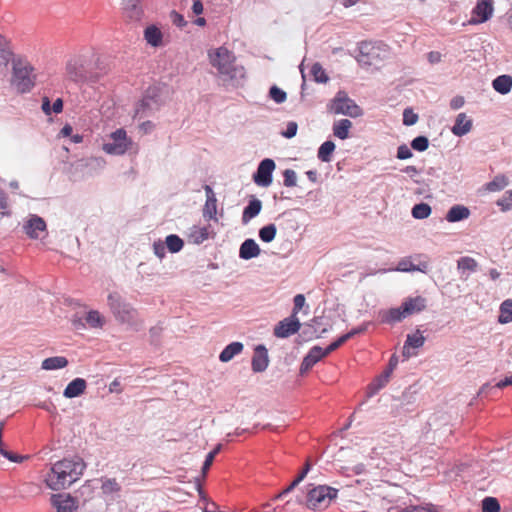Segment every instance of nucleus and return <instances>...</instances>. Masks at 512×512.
Here are the masks:
<instances>
[{
  "label": "nucleus",
  "mask_w": 512,
  "mask_h": 512,
  "mask_svg": "<svg viewBox=\"0 0 512 512\" xmlns=\"http://www.w3.org/2000/svg\"><path fill=\"white\" fill-rule=\"evenodd\" d=\"M97 57L89 50L72 55L66 63V74L75 82L93 81L97 78Z\"/></svg>",
  "instance_id": "nucleus-2"
},
{
  "label": "nucleus",
  "mask_w": 512,
  "mask_h": 512,
  "mask_svg": "<svg viewBox=\"0 0 512 512\" xmlns=\"http://www.w3.org/2000/svg\"><path fill=\"white\" fill-rule=\"evenodd\" d=\"M415 267L412 262L408 259H403L398 263L397 270L402 272H408L414 270Z\"/></svg>",
  "instance_id": "nucleus-59"
},
{
  "label": "nucleus",
  "mask_w": 512,
  "mask_h": 512,
  "mask_svg": "<svg viewBox=\"0 0 512 512\" xmlns=\"http://www.w3.org/2000/svg\"><path fill=\"white\" fill-rule=\"evenodd\" d=\"M352 127V122L348 119H341L334 123L333 134L335 137L344 140L349 137V131Z\"/></svg>",
  "instance_id": "nucleus-30"
},
{
  "label": "nucleus",
  "mask_w": 512,
  "mask_h": 512,
  "mask_svg": "<svg viewBox=\"0 0 512 512\" xmlns=\"http://www.w3.org/2000/svg\"><path fill=\"white\" fill-rule=\"evenodd\" d=\"M326 356L327 355L325 351L320 346L312 347L301 363V374L309 371L316 363H318L321 359H323Z\"/></svg>",
  "instance_id": "nucleus-14"
},
{
  "label": "nucleus",
  "mask_w": 512,
  "mask_h": 512,
  "mask_svg": "<svg viewBox=\"0 0 512 512\" xmlns=\"http://www.w3.org/2000/svg\"><path fill=\"white\" fill-rule=\"evenodd\" d=\"M209 227L193 226L188 234V241L193 244H201L209 238Z\"/></svg>",
  "instance_id": "nucleus-26"
},
{
  "label": "nucleus",
  "mask_w": 512,
  "mask_h": 512,
  "mask_svg": "<svg viewBox=\"0 0 512 512\" xmlns=\"http://www.w3.org/2000/svg\"><path fill=\"white\" fill-rule=\"evenodd\" d=\"M390 371H386L383 375L379 376L371 386L374 387L375 390H379L383 388L389 381Z\"/></svg>",
  "instance_id": "nucleus-54"
},
{
  "label": "nucleus",
  "mask_w": 512,
  "mask_h": 512,
  "mask_svg": "<svg viewBox=\"0 0 512 512\" xmlns=\"http://www.w3.org/2000/svg\"><path fill=\"white\" fill-rule=\"evenodd\" d=\"M411 146L414 150L425 151L429 146V141L425 136H418L411 142Z\"/></svg>",
  "instance_id": "nucleus-49"
},
{
  "label": "nucleus",
  "mask_w": 512,
  "mask_h": 512,
  "mask_svg": "<svg viewBox=\"0 0 512 512\" xmlns=\"http://www.w3.org/2000/svg\"><path fill=\"white\" fill-rule=\"evenodd\" d=\"M243 350V344L241 342H232L227 345L224 350L220 353L219 359L221 362H228L234 356L240 354Z\"/></svg>",
  "instance_id": "nucleus-29"
},
{
  "label": "nucleus",
  "mask_w": 512,
  "mask_h": 512,
  "mask_svg": "<svg viewBox=\"0 0 512 512\" xmlns=\"http://www.w3.org/2000/svg\"><path fill=\"white\" fill-rule=\"evenodd\" d=\"M331 111L335 114H343L353 118L359 117L363 113L362 109L352 99L341 92L334 98Z\"/></svg>",
  "instance_id": "nucleus-8"
},
{
  "label": "nucleus",
  "mask_w": 512,
  "mask_h": 512,
  "mask_svg": "<svg viewBox=\"0 0 512 512\" xmlns=\"http://www.w3.org/2000/svg\"><path fill=\"white\" fill-rule=\"evenodd\" d=\"M335 150V144L332 141H325L318 149V158L322 162H330Z\"/></svg>",
  "instance_id": "nucleus-34"
},
{
  "label": "nucleus",
  "mask_w": 512,
  "mask_h": 512,
  "mask_svg": "<svg viewBox=\"0 0 512 512\" xmlns=\"http://www.w3.org/2000/svg\"><path fill=\"white\" fill-rule=\"evenodd\" d=\"M425 337L422 335L420 330H417L414 334L407 335L403 347V356L409 358L411 356L410 348H420L424 345Z\"/></svg>",
  "instance_id": "nucleus-21"
},
{
  "label": "nucleus",
  "mask_w": 512,
  "mask_h": 512,
  "mask_svg": "<svg viewBox=\"0 0 512 512\" xmlns=\"http://www.w3.org/2000/svg\"><path fill=\"white\" fill-rule=\"evenodd\" d=\"M171 19H172V22L179 27H182L186 24L184 17L175 11H173L171 13Z\"/></svg>",
  "instance_id": "nucleus-62"
},
{
  "label": "nucleus",
  "mask_w": 512,
  "mask_h": 512,
  "mask_svg": "<svg viewBox=\"0 0 512 512\" xmlns=\"http://www.w3.org/2000/svg\"><path fill=\"white\" fill-rule=\"evenodd\" d=\"M275 169V163L272 159H264L260 162L256 173L253 176L254 182L262 187H267L272 183V173Z\"/></svg>",
  "instance_id": "nucleus-10"
},
{
  "label": "nucleus",
  "mask_w": 512,
  "mask_h": 512,
  "mask_svg": "<svg viewBox=\"0 0 512 512\" xmlns=\"http://www.w3.org/2000/svg\"><path fill=\"white\" fill-rule=\"evenodd\" d=\"M497 205L502 211L512 209V190L507 191L498 201Z\"/></svg>",
  "instance_id": "nucleus-47"
},
{
  "label": "nucleus",
  "mask_w": 512,
  "mask_h": 512,
  "mask_svg": "<svg viewBox=\"0 0 512 512\" xmlns=\"http://www.w3.org/2000/svg\"><path fill=\"white\" fill-rule=\"evenodd\" d=\"M123 17L127 22H138L143 17V9L138 0H124Z\"/></svg>",
  "instance_id": "nucleus-13"
},
{
  "label": "nucleus",
  "mask_w": 512,
  "mask_h": 512,
  "mask_svg": "<svg viewBox=\"0 0 512 512\" xmlns=\"http://www.w3.org/2000/svg\"><path fill=\"white\" fill-rule=\"evenodd\" d=\"M25 233L32 239L40 238L46 232V223L43 218L32 215L23 226Z\"/></svg>",
  "instance_id": "nucleus-12"
},
{
  "label": "nucleus",
  "mask_w": 512,
  "mask_h": 512,
  "mask_svg": "<svg viewBox=\"0 0 512 512\" xmlns=\"http://www.w3.org/2000/svg\"><path fill=\"white\" fill-rule=\"evenodd\" d=\"M284 176V185L286 187H294L296 186L297 176L294 170L286 169L283 173Z\"/></svg>",
  "instance_id": "nucleus-53"
},
{
  "label": "nucleus",
  "mask_w": 512,
  "mask_h": 512,
  "mask_svg": "<svg viewBox=\"0 0 512 512\" xmlns=\"http://www.w3.org/2000/svg\"><path fill=\"white\" fill-rule=\"evenodd\" d=\"M192 11L196 15H200L203 12V4L200 0H195L192 5Z\"/></svg>",
  "instance_id": "nucleus-63"
},
{
  "label": "nucleus",
  "mask_w": 512,
  "mask_h": 512,
  "mask_svg": "<svg viewBox=\"0 0 512 512\" xmlns=\"http://www.w3.org/2000/svg\"><path fill=\"white\" fill-rule=\"evenodd\" d=\"M406 317L407 316L403 311L402 306L380 312V320L385 324H394L402 321Z\"/></svg>",
  "instance_id": "nucleus-22"
},
{
  "label": "nucleus",
  "mask_w": 512,
  "mask_h": 512,
  "mask_svg": "<svg viewBox=\"0 0 512 512\" xmlns=\"http://www.w3.org/2000/svg\"><path fill=\"white\" fill-rule=\"evenodd\" d=\"M210 64L217 69L218 73L234 79L240 74L243 76V68L235 65L236 57L226 47H219L208 52Z\"/></svg>",
  "instance_id": "nucleus-3"
},
{
  "label": "nucleus",
  "mask_w": 512,
  "mask_h": 512,
  "mask_svg": "<svg viewBox=\"0 0 512 512\" xmlns=\"http://www.w3.org/2000/svg\"><path fill=\"white\" fill-rule=\"evenodd\" d=\"M277 228L274 224H269L259 230V237L263 242L269 243L274 240Z\"/></svg>",
  "instance_id": "nucleus-40"
},
{
  "label": "nucleus",
  "mask_w": 512,
  "mask_h": 512,
  "mask_svg": "<svg viewBox=\"0 0 512 512\" xmlns=\"http://www.w3.org/2000/svg\"><path fill=\"white\" fill-rule=\"evenodd\" d=\"M301 323L295 315L281 320L274 328V335L277 338H287L299 331Z\"/></svg>",
  "instance_id": "nucleus-11"
},
{
  "label": "nucleus",
  "mask_w": 512,
  "mask_h": 512,
  "mask_svg": "<svg viewBox=\"0 0 512 512\" xmlns=\"http://www.w3.org/2000/svg\"><path fill=\"white\" fill-rule=\"evenodd\" d=\"M310 73L314 81L318 83H326L329 80V77L320 63H314L310 69Z\"/></svg>",
  "instance_id": "nucleus-39"
},
{
  "label": "nucleus",
  "mask_w": 512,
  "mask_h": 512,
  "mask_svg": "<svg viewBox=\"0 0 512 512\" xmlns=\"http://www.w3.org/2000/svg\"><path fill=\"white\" fill-rule=\"evenodd\" d=\"M492 86L495 91L505 95L512 88V77L510 75H500L493 80Z\"/></svg>",
  "instance_id": "nucleus-28"
},
{
  "label": "nucleus",
  "mask_w": 512,
  "mask_h": 512,
  "mask_svg": "<svg viewBox=\"0 0 512 512\" xmlns=\"http://www.w3.org/2000/svg\"><path fill=\"white\" fill-rule=\"evenodd\" d=\"M10 214L8 198L6 195L0 194V216H9Z\"/></svg>",
  "instance_id": "nucleus-56"
},
{
  "label": "nucleus",
  "mask_w": 512,
  "mask_h": 512,
  "mask_svg": "<svg viewBox=\"0 0 512 512\" xmlns=\"http://www.w3.org/2000/svg\"><path fill=\"white\" fill-rule=\"evenodd\" d=\"M111 142L103 145V151L110 155H123L132 146L131 138L124 129L120 128L110 134Z\"/></svg>",
  "instance_id": "nucleus-7"
},
{
  "label": "nucleus",
  "mask_w": 512,
  "mask_h": 512,
  "mask_svg": "<svg viewBox=\"0 0 512 512\" xmlns=\"http://www.w3.org/2000/svg\"><path fill=\"white\" fill-rule=\"evenodd\" d=\"M305 305V297L303 294H297L294 297V307L292 310V315H295L297 317V314L299 311L303 308Z\"/></svg>",
  "instance_id": "nucleus-55"
},
{
  "label": "nucleus",
  "mask_w": 512,
  "mask_h": 512,
  "mask_svg": "<svg viewBox=\"0 0 512 512\" xmlns=\"http://www.w3.org/2000/svg\"><path fill=\"white\" fill-rule=\"evenodd\" d=\"M469 216L470 210L466 206L454 205L448 210L445 219L450 223H454L465 220Z\"/></svg>",
  "instance_id": "nucleus-25"
},
{
  "label": "nucleus",
  "mask_w": 512,
  "mask_h": 512,
  "mask_svg": "<svg viewBox=\"0 0 512 512\" xmlns=\"http://www.w3.org/2000/svg\"><path fill=\"white\" fill-rule=\"evenodd\" d=\"M2 430H3V423L0 425V454L2 456H4L5 458H7L11 462H16V463L22 462V460L24 459L23 456L17 455L13 452H9L2 447Z\"/></svg>",
  "instance_id": "nucleus-44"
},
{
  "label": "nucleus",
  "mask_w": 512,
  "mask_h": 512,
  "mask_svg": "<svg viewBox=\"0 0 512 512\" xmlns=\"http://www.w3.org/2000/svg\"><path fill=\"white\" fill-rule=\"evenodd\" d=\"M472 125V120L465 113H459L451 131L455 136L461 137L471 131Z\"/></svg>",
  "instance_id": "nucleus-20"
},
{
  "label": "nucleus",
  "mask_w": 512,
  "mask_h": 512,
  "mask_svg": "<svg viewBox=\"0 0 512 512\" xmlns=\"http://www.w3.org/2000/svg\"><path fill=\"white\" fill-rule=\"evenodd\" d=\"M297 123L296 122H289L287 124L286 130L282 133V135L286 138H292L297 133Z\"/></svg>",
  "instance_id": "nucleus-58"
},
{
  "label": "nucleus",
  "mask_w": 512,
  "mask_h": 512,
  "mask_svg": "<svg viewBox=\"0 0 512 512\" xmlns=\"http://www.w3.org/2000/svg\"><path fill=\"white\" fill-rule=\"evenodd\" d=\"M499 501L494 497H485L482 500V512H499Z\"/></svg>",
  "instance_id": "nucleus-43"
},
{
  "label": "nucleus",
  "mask_w": 512,
  "mask_h": 512,
  "mask_svg": "<svg viewBox=\"0 0 512 512\" xmlns=\"http://www.w3.org/2000/svg\"><path fill=\"white\" fill-rule=\"evenodd\" d=\"M261 250L253 239H246L240 246L239 256L242 259L249 260L257 257Z\"/></svg>",
  "instance_id": "nucleus-23"
},
{
  "label": "nucleus",
  "mask_w": 512,
  "mask_h": 512,
  "mask_svg": "<svg viewBox=\"0 0 512 512\" xmlns=\"http://www.w3.org/2000/svg\"><path fill=\"white\" fill-rule=\"evenodd\" d=\"M108 305L121 323L133 324L137 317V311L128 303L124 302L118 293L108 295Z\"/></svg>",
  "instance_id": "nucleus-6"
},
{
  "label": "nucleus",
  "mask_w": 512,
  "mask_h": 512,
  "mask_svg": "<svg viewBox=\"0 0 512 512\" xmlns=\"http://www.w3.org/2000/svg\"><path fill=\"white\" fill-rule=\"evenodd\" d=\"M206 202L203 208V217L207 220H217V199L212 190L208 185L205 186Z\"/></svg>",
  "instance_id": "nucleus-16"
},
{
  "label": "nucleus",
  "mask_w": 512,
  "mask_h": 512,
  "mask_svg": "<svg viewBox=\"0 0 512 512\" xmlns=\"http://www.w3.org/2000/svg\"><path fill=\"white\" fill-rule=\"evenodd\" d=\"M165 249H166V245L165 243H162L161 241H158V242H154L153 244V250H154V253L160 258L162 259L164 256H165Z\"/></svg>",
  "instance_id": "nucleus-60"
},
{
  "label": "nucleus",
  "mask_w": 512,
  "mask_h": 512,
  "mask_svg": "<svg viewBox=\"0 0 512 512\" xmlns=\"http://www.w3.org/2000/svg\"><path fill=\"white\" fill-rule=\"evenodd\" d=\"M165 245L171 253H177L183 248L184 242L179 236L171 234L166 237Z\"/></svg>",
  "instance_id": "nucleus-35"
},
{
  "label": "nucleus",
  "mask_w": 512,
  "mask_h": 512,
  "mask_svg": "<svg viewBox=\"0 0 512 512\" xmlns=\"http://www.w3.org/2000/svg\"><path fill=\"white\" fill-rule=\"evenodd\" d=\"M432 209L427 203H419L412 208V216L415 219H426L430 216Z\"/></svg>",
  "instance_id": "nucleus-36"
},
{
  "label": "nucleus",
  "mask_w": 512,
  "mask_h": 512,
  "mask_svg": "<svg viewBox=\"0 0 512 512\" xmlns=\"http://www.w3.org/2000/svg\"><path fill=\"white\" fill-rule=\"evenodd\" d=\"M465 103V100L462 96H456L450 101V107L453 110L460 109Z\"/></svg>",
  "instance_id": "nucleus-61"
},
{
  "label": "nucleus",
  "mask_w": 512,
  "mask_h": 512,
  "mask_svg": "<svg viewBox=\"0 0 512 512\" xmlns=\"http://www.w3.org/2000/svg\"><path fill=\"white\" fill-rule=\"evenodd\" d=\"M52 504L56 508V512H76L78 508L76 501L69 495H54Z\"/></svg>",
  "instance_id": "nucleus-17"
},
{
  "label": "nucleus",
  "mask_w": 512,
  "mask_h": 512,
  "mask_svg": "<svg viewBox=\"0 0 512 512\" xmlns=\"http://www.w3.org/2000/svg\"><path fill=\"white\" fill-rule=\"evenodd\" d=\"M419 512H440L438 508L432 504L419 505Z\"/></svg>",
  "instance_id": "nucleus-64"
},
{
  "label": "nucleus",
  "mask_w": 512,
  "mask_h": 512,
  "mask_svg": "<svg viewBox=\"0 0 512 512\" xmlns=\"http://www.w3.org/2000/svg\"><path fill=\"white\" fill-rule=\"evenodd\" d=\"M411 157H412V152L407 145L403 144L398 147V149H397V158L398 159L405 160V159H409Z\"/></svg>",
  "instance_id": "nucleus-57"
},
{
  "label": "nucleus",
  "mask_w": 512,
  "mask_h": 512,
  "mask_svg": "<svg viewBox=\"0 0 512 512\" xmlns=\"http://www.w3.org/2000/svg\"><path fill=\"white\" fill-rule=\"evenodd\" d=\"M418 121V115L412 111V109L407 108L403 112V124L406 126L414 125Z\"/></svg>",
  "instance_id": "nucleus-52"
},
{
  "label": "nucleus",
  "mask_w": 512,
  "mask_h": 512,
  "mask_svg": "<svg viewBox=\"0 0 512 512\" xmlns=\"http://www.w3.org/2000/svg\"><path fill=\"white\" fill-rule=\"evenodd\" d=\"M68 365V360L63 356L49 357L43 360L42 369L44 370H55L61 369Z\"/></svg>",
  "instance_id": "nucleus-32"
},
{
  "label": "nucleus",
  "mask_w": 512,
  "mask_h": 512,
  "mask_svg": "<svg viewBox=\"0 0 512 512\" xmlns=\"http://www.w3.org/2000/svg\"><path fill=\"white\" fill-rule=\"evenodd\" d=\"M85 467V462L78 456L57 461L46 475V485L55 491L65 489L81 477Z\"/></svg>",
  "instance_id": "nucleus-1"
},
{
  "label": "nucleus",
  "mask_w": 512,
  "mask_h": 512,
  "mask_svg": "<svg viewBox=\"0 0 512 512\" xmlns=\"http://www.w3.org/2000/svg\"><path fill=\"white\" fill-rule=\"evenodd\" d=\"M406 316L423 311L426 308V299L422 296L407 298L401 304Z\"/></svg>",
  "instance_id": "nucleus-19"
},
{
  "label": "nucleus",
  "mask_w": 512,
  "mask_h": 512,
  "mask_svg": "<svg viewBox=\"0 0 512 512\" xmlns=\"http://www.w3.org/2000/svg\"><path fill=\"white\" fill-rule=\"evenodd\" d=\"M101 491L105 495L117 494L121 491V485L116 478H101Z\"/></svg>",
  "instance_id": "nucleus-31"
},
{
  "label": "nucleus",
  "mask_w": 512,
  "mask_h": 512,
  "mask_svg": "<svg viewBox=\"0 0 512 512\" xmlns=\"http://www.w3.org/2000/svg\"><path fill=\"white\" fill-rule=\"evenodd\" d=\"M309 470L310 464L309 462H306L303 470L299 473L296 479L283 491V493H288L289 491L293 490L306 477Z\"/></svg>",
  "instance_id": "nucleus-46"
},
{
  "label": "nucleus",
  "mask_w": 512,
  "mask_h": 512,
  "mask_svg": "<svg viewBox=\"0 0 512 512\" xmlns=\"http://www.w3.org/2000/svg\"><path fill=\"white\" fill-rule=\"evenodd\" d=\"M457 267L459 270H462V271L468 270L470 272H474L478 267V263L475 259L465 256V257H461L457 261Z\"/></svg>",
  "instance_id": "nucleus-42"
},
{
  "label": "nucleus",
  "mask_w": 512,
  "mask_h": 512,
  "mask_svg": "<svg viewBox=\"0 0 512 512\" xmlns=\"http://www.w3.org/2000/svg\"><path fill=\"white\" fill-rule=\"evenodd\" d=\"M350 339V335H342L337 340L332 342L330 345L327 346L326 349H323L326 353V355H329L331 352L337 350L340 346H342L345 342H347Z\"/></svg>",
  "instance_id": "nucleus-51"
},
{
  "label": "nucleus",
  "mask_w": 512,
  "mask_h": 512,
  "mask_svg": "<svg viewBox=\"0 0 512 512\" xmlns=\"http://www.w3.org/2000/svg\"><path fill=\"white\" fill-rule=\"evenodd\" d=\"M269 95L278 104L283 103L287 98L286 92L277 86L270 88Z\"/></svg>",
  "instance_id": "nucleus-48"
},
{
  "label": "nucleus",
  "mask_w": 512,
  "mask_h": 512,
  "mask_svg": "<svg viewBox=\"0 0 512 512\" xmlns=\"http://www.w3.org/2000/svg\"><path fill=\"white\" fill-rule=\"evenodd\" d=\"M143 37L146 43L154 48L161 47L165 44L163 32L154 24L144 29Z\"/></svg>",
  "instance_id": "nucleus-15"
},
{
  "label": "nucleus",
  "mask_w": 512,
  "mask_h": 512,
  "mask_svg": "<svg viewBox=\"0 0 512 512\" xmlns=\"http://www.w3.org/2000/svg\"><path fill=\"white\" fill-rule=\"evenodd\" d=\"M498 321L501 324L512 322V299H507L500 305Z\"/></svg>",
  "instance_id": "nucleus-33"
},
{
  "label": "nucleus",
  "mask_w": 512,
  "mask_h": 512,
  "mask_svg": "<svg viewBox=\"0 0 512 512\" xmlns=\"http://www.w3.org/2000/svg\"><path fill=\"white\" fill-rule=\"evenodd\" d=\"M11 54L8 47V40L0 35V66H6L8 64Z\"/></svg>",
  "instance_id": "nucleus-38"
},
{
  "label": "nucleus",
  "mask_w": 512,
  "mask_h": 512,
  "mask_svg": "<svg viewBox=\"0 0 512 512\" xmlns=\"http://www.w3.org/2000/svg\"><path fill=\"white\" fill-rule=\"evenodd\" d=\"M494 12V0H477L472 10L470 24H481L488 21Z\"/></svg>",
  "instance_id": "nucleus-9"
},
{
  "label": "nucleus",
  "mask_w": 512,
  "mask_h": 512,
  "mask_svg": "<svg viewBox=\"0 0 512 512\" xmlns=\"http://www.w3.org/2000/svg\"><path fill=\"white\" fill-rule=\"evenodd\" d=\"M221 448L222 445L218 444L211 452L208 453L202 467L203 473H206L209 470L215 459V456L221 451Z\"/></svg>",
  "instance_id": "nucleus-45"
},
{
  "label": "nucleus",
  "mask_w": 512,
  "mask_h": 512,
  "mask_svg": "<svg viewBox=\"0 0 512 512\" xmlns=\"http://www.w3.org/2000/svg\"><path fill=\"white\" fill-rule=\"evenodd\" d=\"M87 383L83 378H75L65 388L63 395L66 398L78 397L84 393Z\"/></svg>",
  "instance_id": "nucleus-24"
},
{
  "label": "nucleus",
  "mask_w": 512,
  "mask_h": 512,
  "mask_svg": "<svg viewBox=\"0 0 512 512\" xmlns=\"http://www.w3.org/2000/svg\"><path fill=\"white\" fill-rule=\"evenodd\" d=\"M268 353L263 345L256 347L252 358V370L254 372H263L268 366Z\"/></svg>",
  "instance_id": "nucleus-18"
},
{
  "label": "nucleus",
  "mask_w": 512,
  "mask_h": 512,
  "mask_svg": "<svg viewBox=\"0 0 512 512\" xmlns=\"http://www.w3.org/2000/svg\"><path fill=\"white\" fill-rule=\"evenodd\" d=\"M508 185V179L504 175H497L492 181L486 184V190L496 192L504 189Z\"/></svg>",
  "instance_id": "nucleus-37"
},
{
  "label": "nucleus",
  "mask_w": 512,
  "mask_h": 512,
  "mask_svg": "<svg viewBox=\"0 0 512 512\" xmlns=\"http://www.w3.org/2000/svg\"><path fill=\"white\" fill-rule=\"evenodd\" d=\"M350 339V335H342L337 340L332 342L330 345L327 346L326 349H323L326 353V355H329L331 352L337 350L340 346H342L345 342H347Z\"/></svg>",
  "instance_id": "nucleus-50"
},
{
  "label": "nucleus",
  "mask_w": 512,
  "mask_h": 512,
  "mask_svg": "<svg viewBox=\"0 0 512 512\" xmlns=\"http://www.w3.org/2000/svg\"><path fill=\"white\" fill-rule=\"evenodd\" d=\"M36 75L34 67L25 59H17L13 62L12 84L21 92H29L35 85Z\"/></svg>",
  "instance_id": "nucleus-4"
},
{
  "label": "nucleus",
  "mask_w": 512,
  "mask_h": 512,
  "mask_svg": "<svg viewBox=\"0 0 512 512\" xmlns=\"http://www.w3.org/2000/svg\"><path fill=\"white\" fill-rule=\"evenodd\" d=\"M338 490L327 485H319L307 493V507L312 510H324L337 497Z\"/></svg>",
  "instance_id": "nucleus-5"
},
{
  "label": "nucleus",
  "mask_w": 512,
  "mask_h": 512,
  "mask_svg": "<svg viewBox=\"0 0 512 512\" xmlns=\"http://www.w3.org/2000/svg\"><path fill=\"white\" fill-rule=\"evenodd\" d=\"M262 209V202L259 199L253 198L249 204L244 208L242 221L249 222L252 218L256 217Z\"/></svg>",
  "instance_id": "nucleus-27"
},
{
  "label": "nucleus",
  "mask_w": 512,
  "mask_h": 512,
  "mask_svg": "<svg viewBox=\"0 0 512 512\" xmlns=\"http://www.w3.org/2000/svg\"><path fill=\"white\" fill-rule=\"evenodd\" d=\"M87 324L93 328H101L104 325V318L96 311H89L85 318Z\"/></svg>",
  "instance_id": "nucleus-41"
}]
</instances>
